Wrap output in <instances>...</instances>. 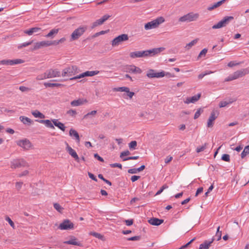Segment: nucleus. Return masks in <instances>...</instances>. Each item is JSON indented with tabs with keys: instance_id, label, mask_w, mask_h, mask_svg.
<instances>
[{
	"instance_id": "f257e3e1",
	"label": "nucleus",
	"mask_w": 249,
	"mask_h": 249,
	"mask_svg": "<svg viewBox=\"0 0 249 249\" xmlns=\"http://www.w3.org/2000/svg\"><path fill=\"white\" fill-rule=\"evenodd\" d=\"M79 71V70L76 66H70L63 70L61 75L63 77H71L78 73Z\"/></svg>"
},
{
	"instance_id": "f03ea898",
	"label": "nucleus",
	"mask_w": 249,
	"mask_h": 249,
	"mask_svg": "<svg viewBox=\"0 0 249 249\" xmlns=\"http://www.w3.org/2000/svg\"><path fill=\"white\" fill-rule=\"evenodd\" d=\"M87 30V26H82L73 31L71 35L70 41L79 39Z\"/></svg>"
},
{
	"instance_id": "7ed1b4c3",
	"label": "nucleus",
	"mask_w": 249,
	"mask_h": 249,
	"mask_svg": "<svg viewBox=\"0 0 249 249\" xmlns=\"http://www.w3.org/2000/svg\"><path fill=\"white\" fill-rule=\"evenodd\" d=\"M164 21V18L160 17L156 19L146 23L144 25V29L146 30L157 28L160 24Z\"/></svg>"
},
{
	"instance_id": "20e7f679",
	"label": "nucleus",
	"mask_w": 249,
	"mask_h": 249,
	"mask_svg": "<svg viewBox=\"0 0 249 249\" xmlns=\"http://www.w3.org/2000/svg\"><path fill=\"white\" fill-rule=\"evenodd\" d=\"M165 50L164 47H160L154 48L149 50L141 51V57H146L148 56H152L154 55L159 53Z\"/></svg>"
},
{
	"instance_id": "39448f33",
	"label": "nucleus",
	"mask_w": 249,
	"mask_h": 249,
	"mask_svg": "<svg viewBox=\"0 0 249 249\" xmlns=\"http://www.w3.org/2000/svg\"><path fill=\"white\" fill-rule=\"evenodd\" d=\"M234 18L232 16H226L221 21L218 22L217 24L212 26V29H219L226 26L229 22L233 20Z\"/></svg>"
},
{
	"instance_id": "423d86ee",
	"label": "nucleus",
	"mask_w": 249,
	"mask_h": 249,
	"mask_svg": "<svg viewBox=\"0 0 249 249\" xmlns=\"http://www.w3.org/2000/svg\"><path fill=\"white\" fill-rule=\"evenodd\" d=\"M122 71L134 74H140L142 72V70L133 65H127L122 68Z\"/></svg>"
},
{
	"instance_id": "0eeeda50",
	"label": "nucleus",
	"mask_w": 249,
	"mask_h": 249,
	"mask_svg": "<svg viewBox=\"0 0 249 249\" xmlns=\"http://www.w3.org/2000/svg\"><path fill=\"white\" fill-rule=\"evenodd\" d=\"M165 75V72L164 71L157 72L153 69H149L147 71L146 76L149 78H159L164 77Z\"/></svg>"
},
{
	"instance_id": "6e6552de",
	"label": "nucleus",
	"mask_w": 249,
	"mask_h": 249,
	"mask_svg": "<svg viewBox=\"0 0 249 249\" xmlns=\"http://www.w3.org/2000/svg\"><path fill=\"white\" fill-rule=\"evenodd\" d=\"M199 17L198 14H194L193 13H189L179 18V21L180 22H191L196 20Z\"/></svg>"
},
{
	"instance_id": "1a4fd4ad",
	"label": "nucleus",
	"mask_w": 249,
	"mask_h": 249,
	"mask_svg": "<svg viewBox=\"0 0 249 249\" xmlns=\"http://www.w3.org/2000/svg\"><path fill=\"white\" fill-rule=\"evenodd\" d=\"M29 166L28 163L23 159H16L13 160L11 162V167L16 169L21 167Z\"/></svg>"
},
{
	"instance_id": "9d476101",
	"label": "nucleus",
	"mask_w": 249,
	"mask_h": 249,
	"mask_svg": "<svg viewBox=\"0 0 249 249\" xmlns=\"http://www.w3.org/2000/svg\"><path fill=\"white\" fill-rule=\"evenodd\" d=\"M99 73V71H85L76 76L71 77V78H70L69 79L70 80H75V79L83 78L84 77L92 76L95 75L96 74H98Z\"/></svg>"
},
{
	"instance_id": "9b49d317",
	"label": "nucleus",
	"mask_w": 249,
	"mask_h": 249,
	"mask_svg": "<svg viewBox=\"0 0 249 249\" xmlns=\"http://www.w3.org/2000/svg\"><path fill=\"white\" fill-rule=\"evenodd\" d=\"M128 39V36L126 34H122L118 36L113 39L112 41V46H116L123 41H126Z\"/></svg>"
},
{
	"instance_id": "f8f14e48",
	"label": "nucleus",
	"mask_w": 249,
	"mask_h": 249,
	"mask_svg": "<svg viewBox=\"0 0 249 249\" xmlns=\"http://www.w3.org/2000/svg\"><path fill=\"white\" fill-rule=\"evenodd\" d=\"M219 113V111L217 110H213L212 111L208 120V127H212L213 126L214 121L217 118Z\"/></svg>"
},
{
	"instance_id": "ddd939ff",
	"label": "nucleus",
	"mask_w": 249,
	"mask_h": 249,
	"mask_svg": "<svg viewBox=\"0 0 249 249\" xmlns=\"http://www.w3.org/2000/svg\"><path fill=\"white\" fill-rule=\"evenodd\" d=\"M74 227L73 224L70 220L66 219L62 222L59 226L58 228L61 230H69L73 229Z\"/></svg>"
},
{
	"instance_id": "4468645a",
	"label": "nucleus",
	"mask_w": 249,
	"mask_h": 249,
	"mask_svg": "<svg viewBox=\"0 0 249 249\" xmlns=\"http://www.w3.org/2000/svg\"><path fill=\"white\" fill-rule=\"evenodd\" d=\"M24 62V61L21 59H17L14 60H2L0 61V64L6 65H14L23 63Z\"/></svg>"
},
{
	"instance_id": "2eb2a0df",
	"label": "nucleus",
	"mask_w": 249,
	"mask_h": 249,
	"mask_svg": "<svg viewBox=\"0 0 249 249\" xmlns=\"http://www.w3.org/2000/svg\"><path fill=\"white\" fill-rule=\"evenodd\" d=\"M47 73V77L48 78H52L55 77H59L61 76L60 71L57 69H49L46 71Z\"/></svg>"
},
{
	"instance_id": "dca6fc26",
	"label": "nucleus",
	"mask_w": 249,
	"mask_h": 249,
	"mask_svg": "<svg viewBox=\"0 0 249 249\" xmlns=\"http://www.w3.org/2000/svg\"><path fill=\"white\" fill-rule=\"evenodd\" d=\"M66 145V150L67 152L77 162H80V160L76 152L73 150L67 142H65Z\"/></svg>"
},
{
	"instance_id": "f3484780",
	"label": "nucleus",
	"mask_w": 249,
	"mask_h": 249,
	"mask_svg": "<svg viewBox=\"0 0 249 249\" xmlns=\"http://www.w3.org/2000/svg\"><path fill=\"white\" fill-rule=\"evenodd\" d=\"M111 16L106 14L103 16L101 18L96 20L95 22L92 23L91 27L92 28L103 24L106 20H107Z\"/></svg>"
},
{
	"instance_id": "a211bd4d",
	"label": "nucleus",
	"mask_w": 249,
	"mask_h": 249,
	"mask_svg": "<svg viewBox=\"0 0 249 249\" xmlns=\"http://www.w3.org/2000/svg\"><path fill=\"white\" fill-rule=\"evenodd\" d=\"M17 143L18 146L26 150H28L32 146L31 142L27 139L18 141Z\"/></svg>"
},
{
	"instance_id": "6ab92c4d",
	"label": "nucleus",
	"mask_w": 249,
	"mask_h": 249,
	"mask_svg": "<svg viewBox=\"0 0 249 249\" xmlns=\"http://www.w3.org/2000/svg\"><path fill=\"white\" fill-rule=\"evenodd\" d=\"M49 46V41H42L35 43L33 50H36L44 47Z\"/></svg>"
},
{
	"instance_id": "aec40b11",
	"label": "nucleus",
	"mask_w": 249,
	"mask_h": 249,
	"mask_svg": "<svg viewBox=\"0 0 249 249\" xmlns=\"http://www.w3.org/2000/svg\"><path fill=\"white\" fill-rule=\"evenodd\" d=\"M88 101L86 99L83 98H79L77 100H75L71 102V105L72 107H78L83 105L84 103H87Z\"/></svg>"
},
{
	"instance_id": "412c9836",
	"label": "nucleus",
	"mask_w": 249,
	"mask_h": 249,
	"mask_svg": "<svg viewBox=\"0 0 249 249\" xmlns=\"http://www.w3.org/2000/svg\"><path fill=\"white\" fill-rule=\"evenodd\" d=\"M149 224L154 226H159L163 223V219H160L158 218L153 217L148 220Z\"/></svg>"
},
{
	"instance_id": "4be33fe9",
	"label": "nucleus",
	"mask_w": 249,
	"mask_h": 249,
	"mask_svg": "<svg viewBox=\"0 0 249 249\" xmlns=\"http://www.w3.org/2000/svg\"><path fill=\"white\" fill-rule=\"evenodd\" d=\"M201 97V93H198L197 95H196L191 97H188L186 101H184L185 104H189V103H194L196 102Z\"/></svg>"
},
{
	"instance_id": "5701e85b",
	"label": "nucleus",
	"mask_w": 249,
	"mask_h": 249,
	"mask_svg": "<svg viewBox=\"0 0 249 249\" xmlns=\"http://www.w3.org/2000/svg\"><path fill=\"white\" fill-rule=\"evenodd\" d=\"M41 29L39 27H33L28 30H25L24 33L29 36H31L34 33H37L40 31Z\"/></svg>"
},
{
	"instance_id": "b1692460",
	"label": "nucleus",
	"mask_w": 249,
	"mask_h": 249,
	"mask_svg": "<svg viewBox=\"0 0 249 249\" xmlns=\"http://www.w3.org/2000/svg\"><path fill=\"white\" fill-rule=\"evenodd\" d=\"M36 121L39 123L44 124L47 127L54 129V126L49 120H36Z\"/></svg>"
},
{
	"instance_id": "393cba45",
	"label": "nucleus",
	"mask_w": 249,
	"mask_h": 249,
	"mask_svg": "<svg viewBox=\"0 0 249 249\" xmlns=\"http://www.w3.org/2000/svg\"><path fill=\"white\" fill-rule=\"evenodd\" d=\"M76 240L77 239L75 237L72 236L71 238V240L65 241L64 242V243L68 245H73L78 246H82V244L79 242H77Z\"/></svg>"
},
{
	"instance_id": "a878e982",
	"label": "nucleus",
	"mask_w": 249,
	"mask_h": 249,
	"mask_svg": "<svg viewBox=\"0 0 249 249\" xmlns=\"http://www.w3.org/2000/svg\"><path fill=\"white\" fill-rule=\"evenodd\" d=\"M214 239L212 238L211 241H205L202 244L200 245L199 249H208L211 244L213 242Z\"/></svg>"
},
{
	"instance_id": "bb28decb",
	"label": "nucleus",
	"mask_w": 249,
	"mask_h": 249,
	"mask_svg": "<svg viewBox=\"0 0 249 249\" xmlns=\"http://www.w3.org/2000/svg\"><path fill=\"white\" fill-rule=\"evenodd\" d=\"M19 120L23 124L25 125H30L33 122L31 119L24 116H20Z\"/></svg>"
},
{
	"instance_id": "cd10ccee",
	"label": "nucleus",
	"mask_w": 249,
	"mask_h": 249,
	"mask_svg": "<svg viewBox=\"0 0 249 249\" xmlns=\"http://www.w3.org/2000/svg\"><path fill=\"white\" fill-rule=\"evenodd\" d=\"M69 134L71 137H74L75 138L77 142H80L79 135L78 132L76 130H75L74 129H73L72 128H71L70 130Z\"/></svg>"
},
{
	"instance_id": "c85d7f7f",
	"label": "nucleus",
	"mask_w": 249,
	"mask_h": 249,
	"mask_svg": "<svg viewBox=\"0 0 249 249\" xmlns=\"http://www.w3.org/2000/svg\"><path fill=\"white\" fill-rule=\"evenodd\" d=\"M226 0H222L219 1H218L216 3H215L214 4H213L212 5L209 6L207 8L208 10L209 11H212L215 8H216L218 7H219L220 5H221Z\"/></svg>"
},
{
	"instance_id": "c756f323",
	"label": "nucleus",
	"mask_w": 249,
	"mask_h": 249,
	"mask_svg": "<svg viewBox=\"0 0 249 249\" xmlns=\"http://www.w3.org/2000/svg\"><path fill=\"white\" fill-rule=\"evenodd\" d=\"M53 122L55 126L58 127L62 131H64L65 130L66 127L65 126L64 124L63 123L60 122H58L57 120L55 119L53 120Z\"/></svg>"
},
{
	"instance_id": "7c9ffc66",
	"label": "nucleus",
	"mask_w": 249,
	"mask_h": 249,
	"mask_svg": "<svg viewBox=\"0 0 249 249\" xmlns=\"http://www.w3.org/2000/svg\"><path fill=\"white\" fill-rule=\"evenodd\" d=\"M239 77H242L244 75L249 73V69L248 68L241 69L236 71Z\"/></svg>"
},
{
	"instance_id": "2f4dec72",
	"label": "nucleus",
	"mask_w": 249,
	"mask_h": 249,
	"mask_svg": "<svg viewBox=\"0 0 249 249\" xmlns=\"http://www.w3.org/2000/svg\"><path fill=\"white\" fill-rule=\"evenodd\" d=\"M32 114L36 118H39L40 119H44L45 116L42 113L36 110L32 112Z\"/></svg>"
},
{
	"instance_id": "473e14b6",
	"label": "nucleus",
	"mask_w": 249,
	"mask_h": 249,
	"mask_svg": "<svg viewBox=\"0 0 249 249\" xmlns=\"http://www.w3.org/2000/svg\"><path fill=\"white\" fill-rule=\"evenodd\" d=\"M236 100H233L232 99H230L229 101H221L220 102L219 104V107H226L227 105L231 104L233 102L235 101Z\"/></svg>"
},
{
	"instance_id": "72a5a7b5",
	"label": "nucleus",
	"mask_w": 249,
	"mask_h": 249,
	"mask_svg": "<svg viewBox=\"0 0 249 249\" xmlns=\"http://www.w3.org/2000/svg\"><path fill=\"white\" fill-rule=\"evenodd\" d=\"M198 39H195L193 40H192L190 43L187 44L185 47V48L187 50H189L191 49V47H192L194 45H195L198 41Z\"/></svg>"
},
{
	"instance_id": "f704fd0d",
	"label": "nucleus",
	"mask_w": 249,
	"mask_h": 249,
	"mask_svg": "<svg viewBox=\"0 0 249 249\" xmlns=\"http://www.w3.org/2000/svg\"><path fill=\"white\" fill-rule=\"evenodd\" d=\"M58 29H53L52 30H51L50 32L47 35H46V37L53 38V36L55 35H56L58 33Z\"/></svg>"
},
{
	"instance_id": "c9c22d12",
	"label": "nucleus",
	"mask_w": 249,
	"mask_h": 249,
	"mask_svg": "<svg viewBox=\"0 0 249 249\" xmlns=\"http://www.w3.org/2000/svg\"><path fill=\"white\" fill-rule=\"evenodd\" d=\"M44 85L46 87H60L62 86V84L59 83H52L48 82L44 83Z\"/></svg>"
},
{
	"instance_id": "e433bc0d",
	"label": "nucleus",
	"mask_w": 249,
	"mask_h": 249,
	"mask_svg": "<svg viewBox=\"0 0 249 249\" xmlns=\"http://www.w3.org/2000/svg\"><path fill=\"white\" fill-rule=\"evenodd\" d=\"M130 57L132 58L141 57V51L131 52L129 54Z\"/></svg>"
},
{
	"instance_id": "4c0bfd02",
	"label": "nucleus",
	"mask_w": 249,
	"mask_h": 249,
	"mask_svg": "<svg viewBox=\"0 0 249 249\" xmlns=\"http://www.w3.org/2000/svg\"><path fill=\"white\" fill-rule=\"evenodd\" d=\"M249 154V145L246 146L244 150L241 154V157L242 159L244 158L247 154Z\"/></svg>"
},
{
	"instance_id": "58836bf2",
	"label": "nucleus",
	"mask_w": 249,
	"mask_h": 249,
	"mask_svg": "<svg viewBox=\"0 0 249 249\" xmlns=\"http://www.w3.org/2000/svg\"><path fill=\"white\" fill-rule=\"evenodd\" d=\"M90 234L93 236L94 237H95L96 238H97L99 239H101L102 240H104V237L103 235H101L100 233L96 232H91L90 233Z\"/></svg>"
},
{
	"instance_id": "ea45409f",
	"label": "nucleus",
	"mask_w": 249,
	"mask_h": 249,
	"mask_svg": "<svg viewBox=\"0 0 249 249\" xmlns=\"http://www.w3.org/2000/svg\"><path fill=\"white\" fill-rule=\"evenodd\" d=\"M128 88L125 87H119V88H115L113 89L114 91H124L126 92L128 91Z\"/></svg>"
},
{
	"instance_id": "a19ab883",
	"label": "nucleus",
	"mask_w": 249,
	"mask_h": 249,
	"mask_svg": "<svg viewBox=\"0 0 249 249\" xmlns=\"http://www.w3.org/2000/svg\"><path fill=\"white\" fill-rule=\"evenodd\" d=\"M47 76V73L45 71L44 73L37 75V76L36 77V79L38 80H41L45 79H48Z\"/></svg>"
},
{
	"instance_id": "79ce46f5",
	"label": "nucleus",
	"mask_w": 249,
	"mask_h": 249,
	"mask_svg": "<svg viewBox=\"0 0 249 249\" xmlns=\"http://www.w3.org/2000/svg\"><path fill=\"white\" fill-rule=\"evenodd\" d=\"M53 207L56 210L60 213H61V212L64 209L63 207H62L58 203H57L53 204Z\"/></svg>"
},
{
	"instance_id": "37998d69",
	"label": "nucleus",
	"mask_w": 249,
	"mask_h": 249,
	"mask_svg": "<svg viewBox=\"0 0 249 249\" xmlns=\"http://www.w3.org/2000/svg\"><path fill=\"white\" fill-rule=\"evenodd\" d=\"M137 146V142L136 141H131L129 143V147L130 149H135Z\"/></svg>"
},
{
	"instance_id": "c03bdc74",
	"label": "nucleus",
	"mask_w": 249,
	"mask_h": 249,
	"mask_svg": "<svg viewBox=\"0 0 249 249\" xmlns=\"http://www.w3.org/2000/svg\"><path fill=\"white\" fill-rule=\"evenodd\" d=\"M97 113L96 110H92L86 115H85L83 117V119H87L88 117H89L90 116H94Z\"/></svg>"
},
{
	"instance_id": "a18cd8bd",
	"label": "nucleus",
	"mask_w": 249,
	"mask_h": 249,
	"mask_svg": "<svg viewBox=\"0 0 249 249\" xmlns=\"http://www.w3.org/2000/svg\"><path fill=\"white\" fill-rule=\"evenodd\" d=\"M221 159L223 161L229 162L230 161V156L229 154H225L222 155Z\"/></svg>"
},
{
	"instance_id": "49530a36",
	"label": "nucleus",
	"mask_w": 249,
	"mask_h": 249,
	"mask_svg": "<svg viewBox=\"0 0 249 249\" xmlns=\"http://www.w3.org/2000/svg\"><path fill=\"white\" fill-rule=\"evenodd\" d=\"M33 40L31 41H30V42H25V43H23L19 45H18V49H21L23 47H27L30 45H31L32 43H33Z\"/></svg>"
},
{
	"instance_id": "de8ad7c7",
	"label": "nucleus",
	"mask_w": 249,
	"mask_h": 249,
	"mask_svg": "<svg viewBox=\"0 0 249 249\" xmlns=\"http://www.w3.org/2000/svg\"><path fill=\"white\" fill-rule=\"evenodd\" d=\"M212 73H213V72L211 71H206L204 73H202L199 74V75L198 76V78L199 79H202L205 75H207L208 74H210Z\"/></svg>"
},
{
	"instance_id": "09e8293b",
	"label": "nucleus",
	"mask_w": 249,
	"mask_h": 249,
	"mask_svg": "<svg viewBox=\"0 0 249 249\" xmlns=\"http://www.w3.org/2000/svg\"><path fill=\"white\" fill-rule=\"evenodd\" d=\"M67 114L72 117H74L77 114V112L75 110L71 109L67 111Z\"/></svg>"
},
{
	"instance_id": "8fccbe9b",
	"label": "nucleus",
	"mask_w": 249,
	"mask_h": 249,
	"mask_svg": "<svg viewBox=\"0 0 249 249\" xmlns=\"http://www.w3.org/2000/svg\"><path fill=\"white\" fill-rule=\"evenodd\" d=\"M207 145V143H205L203 145H202L201 146L198 147L196 149V152L197 153H199L201 151H203V150H204L206 149Z\"/></svg>"
},
{
	"instance_id": "3c124183",
	"label": "nucleus",
	"mask_w": 249,
	"mask_h": 249,
	"mask_svg": "<svg viewBox=\"0 0 249 249\" xmlns=\"http://www.w3.org/2000/svg\"><path fill=\"white\" fill-rule=\"evenodd\" d=\"M168 186L166 184L163 185L161 187V188L156 193V195L157 196L160 194L165 189L168 188Z\"/></svg>"
},
{
	"instance_id": "603ef678",
	"label": "nucleus",
	"mask_w": 249,
	"mask_h": 249,
	"mask_svg": "<svg viewBox=\"0 0 249 249\" xmlns=\"http://www.w3.org/2000/svg\"><path fill=\"white\" fill-rule=\"evenodd\" d=\"M203 111V110L201 108H199L197 109L196 112L195 113L194 115V119H197L200 115L201 112Z\"/></svg>"
},
{
	"instance_id": "864d4df0",
	"label": "nucleus",
	"mask_w": 249,
	"mask_h": 249,
	"mask_svg": "<svg viewBox=\"0 0 249 249\" xmlns=\"http://www.w3.org/2000/svg\"><path fill=\"white\" fill-rule=\"evenodd\" d=\"M208 51V50L206 48L203 49L199 53L198 58L201 57L202 56H205L207 52Z\"/></svg>"
},
{
	"instance_id": "5fc2aeb1",
	"label": "nucleus",
	"mask_w": 249,
	"mask_h": 249,
	"mask_svg": "<svg viewBox=\"0 0 249 249\" xmlns=\"http://www.w3.org/2000/svg\"><path fill=\"white\" fill-rule=\"evenodd\" d=\"M196 239V238H194L191 240H190L188 243H187L186 244L182 246L180 248L178 249H184L185 248H186L190 244H191Z\"/></svg>"
},
{
	"instance_id": "6e6d98bb",
	"label": "nucleus",
	"mask_w": 249,
	"mask_h": 249,
	"mask_svg": "<svg viewBox=\"0 0 249 249\" xmlns=\"http://www.w3.org/2000/svg\"><path fill=\"white\" fill-rule=\"evenodd\" d=\"M110 167H111L112 168L118 167L120 169L122 168V164H120V163H118L110 164Z\"/></svg>"
},
{
	"instance_id": "4d7b16f0",
	"label": "nucleus",
	"mask_w": 249,
	"mask_h": 249,
	"mask_svg": "<svg viewBox=\"0 0 249 249\" xmlns=\"http://www.w3.org/2000/svg\"><path fill=\"white\" fill-rule=\"evenodd\" d=\"M141 239V236H135L133 237H130L127 239L128 241H136L139 240Z\"/></svg>"
},
{
	"instance_id": "13d9d810",
	"label": "nucleus",
	"mask_w": 249,
	"mask_h": 249,
	"mask_svg": "<svg viewBox=\"0 0 249 249\" xmlns=\"http://www.w3.org/2000/svg\"><path fill=\"white\" fill-rule=\"evenodd\" d=\"M130 154V153L128 150L123 151L120 154V158H122L124 156H128Z\"/></svg>"
},
{
	"instance_id": "bf43d9fd",
	"label": "nucleus",
	"mask_w": 249,
	"mask_h": 249,
	"mask_svg": "<svg viewBox=\"0 0 249 249\" xmlns=\"http://www.w3.org/2000/svg\"><path fill=\"white\" fill-rule=\"evenodd\" d=\"M138 158H139L138 156L129 157L127 158H124L123 159V160L126 161V160H137Z\"/></svg>"
},
{
	"instance_id": "052dcab7",
	"label": "nucleus",
	"mask_w": 249,
	"mask_h": 249,
	"mask_svg": "<svg viewBox=\"0 0 249 249\" xmlns=\"http://www.w3.org/2000/svg\"><path fill=\"white\" fill-rule=\"evenodd\" d=\"M235 80V78L234 77H233L232 74L229 75L227 78H226L225 79V82H229V81H232V80Z\"/></svg>"
},
{
	"instance_id": "680f3d73",
	"label": "nucleus",
	"mask_w": 249,
	"mask_h": 249,
	"mask_svg": "<svg viewBox=\"0 0 249 249\" xmlns=\"http://www.w3.org/2000/svg\"><path fill=\"white\" fill-rule=\"evenodd\" d=\"M5 219L8 222L9 224L10 225V226L14 228V226H15L14 223L12 221V220L9 217H7Z\"/></svg>"
},
{
	"instance_id": "e2e57ef3",
	"label": "nucleus",
	"mask_w": 249,
	"mask_h": 249,
	"mask_svg": "<svg viewBox=\"0 0 249 249\" xmlns=\"http://www.w3.org/2000/svg\"><path fill=\"white\" fill-rule=\"evenodd\" d=\"M94 157L95 158L97 159L98 160L101 162H104V159L101 157L97 153L94 154Z\"/></svg>"
},
{
	"instance_id": "0e129e2a",
	"label": "nucleus",
	"mask_w": 249,
	"mask_h": 249,
	"mask_svg": "<svg viewBox=\"0 0 249 249\" xmlns=\"http://www.w3.org/2000/svg\"><path fill=\"white\" fill-rule=\"evenodd\" d=\"M88 175H89V178H90L92 180H93L95 181H97V179L96 178V177L93 174L91 173L90 172H88Z\"/></svg>"
},
{
	"instance_id": "69168bd1",
	"label": "nucleus",
	"mask_w": 249,
	"mask_h": 249,
	"mask_svg": "<svg viewBox=\"0 0 249 249\" xmlns=\"http://www.w3.org/2000/svg\"><path fill=\"white\" fill-rule=\"evenodd\" d=\"M23 183L22 182H17L16 183V187L18 190H19L22 186Z\"/></svg>"
},
{
	"instance_id": "338daca9",
	"label": "nucleus",
	"mask_w": 249,
	"mask_h": 249,
	"mask_svg": "<svg viewBox=\"0 0 249 249\" xmlns=\"http://www.w3.org/2000/svg\"><path fill=\"white\" fill-rule=\"evenodd\" d=\"M141 178L140 176L134 175L131 177V180L132 182H135Z\"/></svg>"
},
{
	"instance_id": "774afa93",
	"label": "nucleus",
	"mask_w": 249,
	"mask_h": 249,
	"mask_svg": "<svg viewBox=\"0 0 249 249\" xmlns=\"http://www.w3.org/2000/svg\"><path fill=\"white\" fill-rule=\"evenodd\" d=\"M125 223L127 226H131L133 223V219L125 220Z\"/></svg>"
}]
</instances>
